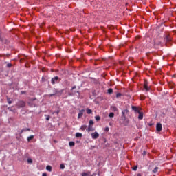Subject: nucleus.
<instances>
[{"mask_svg": "<svg viewBox=\"0 0 176 176\" xmlns=\"http://www.w3.org/2000/svg\"><path fill=\"white\" fill-rule=\"evenodd\" d=\"M91 135L93 140H97V138L100 137V134H98L97 132L92 133Z\"/></svg>", "mask_w": 176, "mask_h": 176, "instance_id": "nucleus-5", "label": "nucleus"}, {"mask_svg": "<svg viewBox=\"0 0 176 176\" xmlns=\"http://www.w3.org/2000/svg\"><path fill=\"white\" fill-rule=\"evenodd\" d=\"M94 121H93V120H89V126H94Z\"/></svg>", "mask_w": 176, "mask_h": 176, "instance_id": "nucleus-17", "label": "nucleus"}, {"mask_svg": "<svg viewBox=\"0 0 176 176\" xmlns=\"http://www.w3.org/2000/svg\"><path fill=\"white\" fill-rule=\"evenodd\" d=\"M28 162H29V163H32V159H28Z\"/></svg>", "mask_w": 176, "mask_h": 176, "instance_id": "nucleus-36", "label": "nucleus"}, {"mask_svg": "<svg viewBox=\"0 0 176 176\" xmlns=\"http://www.w3.org/2000/svg\"><path fill=\"white\" fill-rule=\"evenodd\" d=\"M159 170V167H155L154 170H153V173H157V170Z\"/></svg>", "mask_w": 176, "mask_h": 176, "instance_id": "nucleus-22", "label": "nucleus"}, {"mask_svg": "<svg viewBox=\"0 0 176 176\" xmlns=\"http://www.w3.org/2000/svg\"><path fill=\"white\" fill-rule=\"evenodd\" d=\"M55 113H56V115H58V113H60V111H57L55 112Z\"/></svg>", "mask_w": 176, "mask_h": 176, "instance_id": "nucleus-37", "label": "nucleus"}, {"mask_svg": "<svg viewBox=\"0 0 176 176\" xmlns=\"http://www.w3.org/2000/svg\"><path fill=\"white\" fill-rule=\"evenodd\" d=\"M95 119H96V120H97V122H98V120H101V117H100V116H96V117H95Z\"/></svg>", "mask_w": 176, "mask_h": 176, "instance_id": "nucleus-23", "label": "nucleus"}, {"mask_svg": "<svg viewBox=\"0 0 176 176\" xmlns=\"http://www.w3.org/2000/svg\"><path fill=\"white\" fill-rule=\"evenodd\" d=\"M144 89H145L146 91H149V90H151V88L148 87V83L146 82H144Z\"/></svg>", "mask_w": 176, "mask_h": 176, "instance_id": "nucleus-11", "label": "nucleus"}, {"mask_svg": "<svg viewBox=\"0 0 176 176\" xmlns=\"http://www.w3.org/2000/svg\"><path fill=\"white\" fill-rule=\"evenodd\" d=\"M16 107L17 108H24V107H25V102L20 100L16 103Z\"/></svg>", "mask_w": 176, "mask_h": 176, "instance_id": "nucleus-1", "label": "nucleus"}, {"mask_svg": "<svg viewBox=\"0 0 176 176\" xmlns=\"http://www.w3.org/2000/svg\"><path fill=\"white\" fill-rule=\"evenodd\" d=\"M87 175H89L86 173H82V176H87Z\"/></svg>", "mask_w": 176, "mask_h": 176, "instance_id": "nucleus-34", "label": "nucleus"}, {"mask_svg": "<svg viewBox=\"0 0 176 176\" xmlns=\"http://www.w3.org/2000/svg\"><path fill=\"white\" fill-rule=\"evenodd\" d=\"M162 124L161 123H157V125H156L157 131H158V132L162 131Z\"/></svg>", "mask_w": 176, "mask_h": 176, "instance_id": "nucleus-7", "label": "nucleus"}, {"mask_svg": "<svg viewBox=\"0 0 176 176\" xmlns=\"http://www.w3.org/2000/svg\"><path fill=\"white\" fill-rule=\"evenodd\" d=\"M63 90H55L54 91V94L55 96H57L58 97H60L61 96V94H63Z\"/></svg>", "mask_w": 176, "mask_h": 176, "instance_id": "nucleus-6", "label": "nucleus"}, {"mask_svg": "<svg viewBox=\"0 0 176 176\" xmlns=\"http://www.w3.org/2000/svg\"><path fill=\"white\" fill-rule=\"evenodd\" d=\"M109 116L110 118H113V116H115V113H110L109 114Z\"/></svg>", "mask_w": 176, "mask_h": 176, "instance_id": "nucleus-24", "label": "nucleus"}, {"mask_svg": "<svg viewBox=\"0 0 176 176\" xmlns=\"http://www.w3.org/2000/svg\"><path fill=\"white\" fill-rule=\"evenodd\" d=\"M138 113H139L138 119L140 120H142V119H144V113L140 111Z\"/></svg>", "mask_w": 176, "mask_h": 176, "instance_id": "nucleus-10", "label": "nucleus"}, {"mask_svg": "<svg viewBox=\"0 0 176 176\" xmlns=\"http://www.w3.org/2000/svg\"><path fill=\"white\" fill-rule=\"evenodd\" d=\"M76 138H79L82 137V133H76Z\"/></svg>", "mask_w": 176, "mask_h": 176, "instance_id": "nucleus-18", "label": "nucleus"}, {"mask_svg": "<svg viewBox=\"0 0 176 176\" xmlns=\"http://www.w3.org/2000/svg\"><path fill=\"white\" fill-rule=\"evenodd\" d=\"M126 112H129V110L126 109L124 111H122L123 116H124V113H126Z\"/></svg>", "mask_w": 176, "mask_h": 176, "instance_id": "nucleus-27", "label": "nucleus"}, {"mask_svg": "<svg viewBox=\"0 0 176 176\" xmlns=\"http://www.w3.org/2000/svg\"><path fill=\"white\" fill-rule=\"evenodd\" d=\"M30 131V128H27L26 129H23V130H22V133H23V131Z\"/></svg>", "mask_w": 176, "mask_h": 176, "instance_id": "nucleus-30", "label": "nucleus"}, {"mask_svg": "<svg viewBox=\"0 0 176 176\" xmlns=\"http://www.w3.org/2000/svg\"><path fill=\"white\" fill-rule=\"evenodd\" d=\"M86 111H87V113L88 115L93 113V111H91V109H87Z\"/></svg>", "mask_w": 176, "mask_h": 176, "instance_id": "nucleus-13", "label": "nucleus"}, {"mask_svg": "<svg viewBox=\"0 0 176 176\" xmlns=\"http://www.w3.org/2000/svg\"><path fill=\"white\" fill-rule=\"evenodd\" d=\"M7 67L8 68H10L12 67V64H10V63L7 64Z\"/></svg>", "mask_w": 176, "mask_h": 176, "instance_id": "nucleus-35", "label": "nucleus"}, {"mask_svg": "<svg viewBox=\"0 0 176 176\" xmlns=\"http://www.w3.org/2000/svg\"><path fill=\"white\" fill-rule=\"evenodd\" d=\"M120 96H122V94H120V93H118V94H116V97H117V98L120 97Z\"/></svg>", "mask_w": 176, "mask_h": 176, "instance_id": "nucleus-32", "label": "nucleus"}, {"mask_svg": "<svg viewBox=\"0 0 176 176\" xmlns=\"http://www.w3.org/2000/svg\"><path fill=\"white\" fill-rule=\"evenodd\" d=\"M46 170L47 171L52 172V166H47Z\"/></svg>", "mask_w": 176, "mask_h": 176, "instance_id": "nucleus-19", "label": "nucleus"}, {"mask_svg": "<svg viewBox=\"0 0 176 176\" xmlns=\"http://www.w3.org/2000/svg\"><path fill=\"white\" fill-rule=\"evenodd\" d=\"M42 176H47V174H46V173H43Z\"/></svg>", "mask_w": 176, "mask_h": 176, "instance_id": "nucleus-38", "label": "nucleus"}, {"mask_svg": "<svg viewBox=\"0 0 176 176\" xmlns=\"http://www.w3.org/2000/svg\"><path fill=\"white\" fill-rule=\"evenodd\" d=\"M59 80H60V78H58V76H55L52 78L51 82L52 85H56V83H58Z\"/></svg>", "mask_w": 176, "mask_h": 176, "instance_id": "nucleus-4", "label": "nucleus"}, {"mask_svg": "<svg viewBox=\"0 0 176 176\" xmlns=\"http://www.w3.org/2000/svg\"><path fill=\"white\" fill-rule=\"evenodd\" d=\"M107 93H109V94H112V93H113V89L112 88L109 89Z\"/></svg>", "mask_w": 176, "mask_h": 176, "instance_id": "nucleus-16", "label": "nucleus"}, {"mask_svg": "<svg viewBox=\"0 0 176 176\" xmlns=\"http://www.w3.org/2000/svg\"><path fill=\"white\" fill-rule=\"evenodd\" d=\"M46 117V120H50V116H45Z\"/></svg>", "mask_w": 176, "mask_h": 176, "instance_id": "nucleus-29", "label": "nucleus"}, {"mask_svg": "<svg viewBox=\"0 0 176 176\" xmlns=\"http://www.w3.org/2000/svg\"><path fill=\"white\" fill-rule=\"evenodd\" d=\"M137 168H138V166H133V171H137Z\"/></svg>", "mask_w": 176, "mask_h": 176, "instance_id": "nucleus-26", "label": "nucleus"}, {"mask_svg": "<svg viewBox=\"0 0 176 176\" xmlns=\"http://www.w3.org/2000/svg\"><path fill=\"white\" fill-rule=\"evenodd\" d=\"M53 96H56V94H54V92L53 94H49L50 97H53Z\"/></svg>", "mask_w": 176, "mask_h": 176, "instance_id": "nucleus-33", "label": "nucleus"}, {"mask_svg": "<svg viewBox=\"0 0 176 176\" xmlns=\"http://www.w3.org/2000/svg\"><path fill=\"white\" fill-rule=\"evenodd\" d=\"M31 140H34V135H32L28 138V142H30V141H31Z\"/></svg>", "mask_w": 176, "mask_h": 176, "instance_id": "nucleus-15", "label": "nucleus"}, {"mask_svg": "<svg viewBox=\"0 0 176 176\" xmlns=\"http://www.w3.org/2000/svg\"><path fill=\"white\" fill-rule=\"evenodd\" d=\"M60 168L61 170H64V168H65V165H64V164H61L60 165Z\"/></svg>", "mask_w": 176, "mask_h": 176, "instance_id": "nucleus-20", "label": "nucleus"}, {"mask_svg": "<svg viewBox=\"0 0 176 176\" xmlns=\"http://www.w3.org/2000/svg\"><path fill=\"white\" fill-rule=\"evenodd\" d=\"M21 94H25V91H21Z\"/></svg>", "mask_w": 176, "mask_h": 176, "instance_id": "nucleus-39", "label": "nucleus"}, {"mask_svg": "<svg viewBox=\"0 0 176 176\" xmlns=\"http://www.w3.org/2000/svg\"><path fill=\"white\" fill-rule=\"evenodd\" d=\"M7 101H8V104H12V100H10V98H8Z\"/></svg>", "mask_w": 176, "mask_h": 176, "instance_id": "nucleus-25", "label": "nucleus"}, {"mask_svg": "<svg viewBox=\"0 0 176 176\" xmlns=\"http://www.w3.org/2000/svg\"><path fill=\"white\" fill-rule=\"evenodd\" d=\"M104 131H107V132H108V131H109V127H106L105 129H104Z\"/></svg>", "mask_w": 176, "mask_h": 176, "instance_id": "nucleus-31", "label": "nucleus"}, {"mask_svg": "<svg viewBox=\"0 0 176 176\" xmlns=\"http://www.w3.org/2000/svg\"><path fill=\"white\" fill-rule=\"evenodd\" d=\"M137 176H142V175H141V173H138V174L137 175Z\"/></svg>", "mask_w": 176, "mask_h": 176, "instance_id": "nucleus-41", "label": "nucleus"}, {"mask_svg": "<svg viewBox=\"0 0 176 176\" xmlns=\"http://www.w3.org/2000/svg\"><path fill=\"white\" fill-rule=\"evenodd\" d=\"M164 41L167 43L171 42L173 41V37H171V35L166 34L164 35Z\"/></svg>", "mask_w": 176, "mask_h": 176, "instance_id": "nucleus-2", "label": "nucleus"}, {"mask_svg": "<svg viewBox=\"0 0 176 176\" xmlns=\"http://www.w3.org/2000/svg\"><path fill=\"white\" fill-rule=\"evenodd\" d=\"M113 111H118V108L116 107H112Z\"/></svg>", "mask_w": 176, "mask_h": 176, "instance_id": "nucleus-28", "label": "nucleus"}, {"mask_svg": "<svg viewBox=\"0 0 176 176\" xmlns=\"http://www.w3.org/2000/svg\"><path fill=\"white\" fill-rule=\"evenodd\" d=\"M132 109L137 113H138L140 112V109L135 106H132Z\"/></svg>", "mask_w": 176, "mask_h": 176, "instance_id": "nucleus-12", "label": "nucleus"}, {"mask_svg": "<svg viewBox=\"0 0 176 176\" xmlns=\"http://www.w3.org/2000/svg\"><path fill=\"white\" fill-rule=\"evenodd\" d=\"M86 129H87V126H86V125H82L80 127V130H82V131H85V130H86Z\"/></svg>", "mask_w": 176, "mask_h": 176, "instance_id": "nucleus-14", "label": "nucleus"}, {"mask_svg": "<svg viewBox=\"0 0 176 176\" xmlns=\"http://www.w3.org/2000/svg\"><path fill=\"white\" fill-rule=\"evenodd\" d=\"M69 146H75V142H69Z\"/></svg>", "mask_w": 176, "mask_h": 176, "instance_id": "nucleus-21", "label": "nucleus"}, {"mask_svg": "<svg viewBox=\"0 0 176 176\" xmlns=\"http://www.w3.org/2000/svg\"><path fill=\"white\" fill-rule=\"evenodd\" d=\"M96 129L93 127V125H89L88 129H87V131H94Z\"/></svg>", "mask_w": 176, "mask_h": 176, "instance_id": "nucleus-9", "label": "nucleus"}, {"mask_svg": "<svg viewBox=\"0 0 176 176\" xmlns=\"http://www.w3.org/2000/svg\"><path fill=\"white\" fill-rule=\"evenodd\" d=\"M74 89H76V86H74V87H72V90H74Z\"/></svg>", "mask_w": 176, "mask_h": 176, "instance_id": "nucleus-40", "label": "nucleus"}, {"mask_svg": "<svg viewBox=\"0 0 176 176\" xmlns=\"http://www.w3.org/2000/svg\"><path fill=\"white\" fill-rule=\"evenodd\" d=\"M35 100H36V98H32L28 102V105L32 108H35L36 107V104L34 103V101H35Z\"/></svg>", "mask_w": 176, "mask_h": 176, "instance_id": "nucleus-3", "label": "nucleus"}, {"mask_svg": "<svg viewBox=\"0 0 176 176\" xmlns=\"http://www.w3.org/2000/svg\"><path fill=\"white\" fill-rule=\"evenodd\" d=\"M83 113H85V109L80 110L78 115V119H80V118H82V116H83Z\"/></svg>", "mask_w": 176, "mask_h": 176, "instance_id": "nucleus-8", "label": "nucleus"}]
</instances>
